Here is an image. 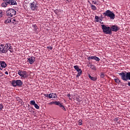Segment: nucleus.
I'll use <instances>...</instances> for the list:
<instances>
[{
  "label": "nucleus",
  "mask_w": 130,
  "mask_h": 130,
  "mask_svg": "<svg viewBox=\"0 0 130 130\" xmlns=\"http://www.w3.org/2000/svg\"><path fill=\"white\" fill-rule=\"evenodd\" d=\"M4 3L1 4L2 8H7L8 6H17V2L15 0H3Z\"/></svg>",
  "instance_id": "1"
},
{
  "label": "nucleus",
  "mask_w": 130,
  "mask_h": 130,
  "mask_svg": "<svg viewBox=\"0 0 130 130\" xmlns=\"http://www.w3.org/2000/svg\"><path fill=\"white\" fill-rule=\"evenodd\" d=\"M121 80L122 81H128L130 80V72H126V71H122L121 73H118Z\"/></svg>",
  "instance_id": "2"
},
{
  "label": "nucleus",
  "mask_w": 130,
  "mask_h": 130,
  "mask_svg": "<svg viewBox=\"0 0 130 130\" xmlns=\"http://www.w3.org/2000/svg\"><path fill=\"white\" fill-rule=\"evenodd\" d=\"M102 29L103 30L104 34H107L108 35H112V31L111 30V28L109 26H107L105 24L101 25Z\"/></svg>",
  "instance_id": "3"
},
{
  "label": "nucleus",
  "mask_w": 130,
  "mask_h": 130,
  "mask_svg": "<svg viewBox=\"0 0 130 130\" xmlns=\"http://www.w3.org/2000/svg\"><path fill=\"white\" fill-rule=\"evenodd\" d=\"M105 17H108L111 20H114L115 19V14L113 12L110 10H107L105 12L103 13Z\"/></svg>",
  "instance_id": "4"
},
{
  "label": "nucleus",
  "mask_w": 130,
  "mask_h": 130,
  "mask_svg": "<svg viewBox=\"0 0 130 130\" xmlns=\"http://www.w3.org/2000/svg\"><path fill=\"white\" fill-rule=\"evenodd\" d=\"M6 14L8 17H14V16H16L17 12L13 9H9L6 11Z\"/></svg>",
  "instance_id": "5"
},
{
  "label": "nucleus",
  "mask_w": 130,
  "mask_h": 130,
  "mask_svg": "<svg viewBox=\"0 0 130 130\" xmlns=\"http://www.w3.org/2000/svg\"><path fill=\"white\" fill-rule=\"evenodd\" d=\"M12 85L13 87H21L23 85V82L21 80H13Z\"/></svg>",
  "instance_id": "6"
},
{
  "label": "nucleus",
  "mask_w": 130,
  "mask_h": 130,
  "mask_svg": "<svg viewBox=\"0 0 130 130\" xmlns=\"http://www.w3.org/2000/svg\"><path fill=\"white\" fill-rule=\"evenodd\" d=\"M30 9L31 11H37V9H38L37 1H34L30 4Z\"/></svg>",
  "instance_id": "7"
},
{
  "label": "nucleus",
  "mask_w": 130,
  "mask_h": 130,
  "mask_svg": "<svg viewBox=\"0 0 130 130\" xmlns=\"http://www.w3.org/2000/svg\"><path fill=\"white\" fill-rule=\"evenodd\" d=\"M5 46L6 50V53L8 52V51H10L11 53L14 52V48H13L11 43L5 44Z\"/></svg>",
  "instance_id": "8"
},
{
  "label": "nucleus",
  "mask_w": 130,
  "mask_h": 130,
  "mask_svg": "<svg viewBox=\"0 0 130 130\" xmlns=\"http://www.w3.org/2000/svg\"><path fill=\"white\" fill-rule=\"evenodd\" d=\"M18 75L21 77V78H23L24 79L27 78V72L19 70L18 72Z\"/></svg>",
  "instance_id": "9"
},
{
  "label": "nucleus",
  "mask_w": 130,
  "mask_h": 130,
  "mask_svg": "<svg viewBox=\"0 0 130 130\" xmlns=\"http://www.w3.org/2000/svg\"><path fill=\"white\" fill-rule=\"evenodd\" d=\"M27 62L29 63V64H33L35 62V57L32 56L27 57Z\"/></svg>",
  "instance_id": "10"
},
{
  "label": "nucleus",
  "mask_w": 130,
  "mask_h": 130,
  "mask_svg": "<svg viewBox=\"0 0 130 130\" xmlns=\"http://www.w3.org/2000/svg\"><path fill=\"white\" fill-rule=\"evenodd\" d=\"M0 53H7L5 44L0 45Z\"/></svg>",
  "instance_id": "11"
},
{
  "label": "nucleus",
  "mask_w": 130,
  "mask_h": 130,
  "mask_svg": "<svg viewBox=\"0 0 130 130\" xmlns=\"http://www.w3.org/2000/svg\"><path fill=\"white\" fill-rule=\"evenodd\" d=\"M55 105H58L62 110L64 111H67V109L64 107L63 105H62V104L60 103V102H55Z\"/></svg>",
  "instance_id": "12"
},
{
  "label": "nucleus",
  "mask_w": 130,
  "mask_h": 130,
  "mask_svg": "<svg viewBox=\"0 0 130 130\" xmlns=\"http://www.w3.org/2000/svg\"><path fill=\"white\" fill-rule=\"evenodd\" d=\"M111 29L113 32H117L119 30V27L118 26L114 25L111 26Z\"/></svg>",
  "instance_id": "13"
},
{
  "label": "nucleus",
  "mask_w": 130,
  "mask_h": 130,
  "mask_svg": "<svg viewBox=\"0 0 130 130\" xmlns=\"http://www.w3.org/2000/svg\"><path fill=\"white\" fill-rule=\"evenodd\" d=\"M0 67L4 70V69L7 68V63L5 61H0Z\"/></svg>",
  "instance_id": "14"
},
{
  "label": "nucleus",
  "mask_w": 130,
  "mask_h": 130,
  "mask_svg": "<svg viewBox=\"0 0 130 130\" xmlns=\"http://www.w3.org/2000/svg\"><path fill=\"white\" fill-rule=\"evenodd\" d=\"M74 69L78 73H83L82 71V70L79 68V66L78 65L74 66Z\"/></svg>",
  "instance_id": "15"
},
{
  "label": "nucleus",
  "mask_w": 130,
  "mask_h": 130,
  "mask_svg": "<svg viewBox=\"0 0 130 130\" xmlns=\"http://www.w3.org/2000/svg\"><path fill=\"white\" fill-rule=\"evenodd\" d=\"M88 3L90 5L91 10H92L93 11H96L97 10V8L96 7V6H95V5H92V3H90L89 2H88Z\"/></svg>",
  "instance_id": "16"
},
{
  "label": "nucleus",
  "mask_w": 130,
  "mask_h": 130,
  "mask_svg": "<svg viewBox=\"0 0 130 130\" xmlns=\"http://www.w3.org/2000/svg\"><path fill=\"white\" fill-rule=\"evenodd\" d=\"M57 97V95L55 93H50V98L51 99V98H56Z\"/></svg>",
  "instance_id": "17"
},
{
  "label": "nucleus",
  "mask_w": 130,
  "mask_h": 130,
  "mask_svg": "<svg viewBox=\"0 0 130 130\" xmlns=\"http://www.w3.org/2000/svg\"><path fill=\"white\" fill-rule=\"evenodd\" d=\"M88 77L91 81H96L97 80V77H92L90 74L88 75Z\"/></svg>",
  "instance_id": "18"
},
{
  "label": "nucleus",
  "mask_w": 130,
  "mask_h": 130,
  "mask_svg": "<svg viewBox=\"0 0 130 130\" xmlns=\"http://www.w3.org/2000/svg\"><path fill=\"white\" fill-rule=\"evenodd\" d=\"M32 27L33 28L34 31H35V32H36L37 33H38V31H37V29H38L37 28V25H36V24H34L32 25Z\"/></svg>",
  "instance_id": "19"
},
{
  "label": "nucleus",
  "mask_w": 130,
  "mask_h": 130,
  "mask_svg": "<svg viewBox=\"0 0 130 130\" xmlns=\"http://www.w3.org/2000/svg\"><path fill=\"white\" fill-rule=\"evenodd\" d=\"M92 59H94L96 61H100V58L96 56H92Z\"/></svg>",
  "instance_id": "20"
},
{
  "label": "nucleus",
  "mask_w": 130,
  "mask_h": 130,
  "mask_svg": "<svg viewBox=\"0 0 130 130\" xmlns=\"http://www.w3.org/2000/svg\"><path fill=\"white\" fill-rule=\"evenodd\" d=\"M89 68H90L92 71H96V66H95V64H91Z\"/></svg>",
  "instance_id": "21"
},
{
  "label": "nucleus",
  "mask_w": 130,
  "mask_h": 130,
  "mask_svg": "<svg viewBox=\"0 0 130 130\" xmlns=\"http://www.w3.org/2000/svg\"><path fill=\"white\" fill-rule=\"evenodd\" d=\"M114 80L115 82L117 83V84H119V83L121 82L120 80H119V79L118 78H115V79H114Z\"/></svg>",
  "instance_id": "22"
},
{
  "label": "nucleus",
  "mask_w": 130,
  "mask_h": 130,
  "mask_svg": "<svg viewBox=\"0 0 130 130\" xmlns=\"http://www.w3.org/2000/svg\"><path fill=\"white\" fill-rule=\"evenodd\" d=\"M100 19L99 16H95V22H100Z\"/></svg>",
  "instance_id": "23"
},
{
  "label": "nucleus",
  "mask_w": 130,
  "mask_h": 130,
  "mask_svg": "<svg viewBox=\"0 0 130 130\" xmlns=\"http://www.w3.org/2000/svg\"><path fill=\"white\" fill-rule=\"evenodd\" d=\"M4 23H5V24H8V23H11V19L5 20Z\"/></svg>",
  "instance_id": "24"
},
{
  "label": "nucleus",
  "mask_w": 130,
  "mask_h": 130,
  "mask_svg": "<svg viewBox=\"0 0 130 130\" xmlns=\"http://www.w3.org/2000/svg\"><path fill=\"white\" fill-rule=\"evenodd\" d=\"M44 95L45 96V97H46L47 98H49V99H50V94H44Z\"/></svg>",
  "instance_id": "25"
},
{
  "label": "nucleus",
  "mask_w": 130,
  "mask_h": 130,
  "mask_svg": "<svg viewBox=\"0 0 130 130\" xmlns=\"http://www.w3.org/2000/svg\"><path fill=\"white\" fill-rule=\"evenodd\" d=\"M30 104V105L35 106L36 104V103L35 102V101H31Z\"/></svg>",
  "instance_id": "26"
},
{
  "label": "nucleus",
  "mask_w": 130,
  "mask_h": 130,
  "mask_svg": "<svg viewBox=\"0 0 130 130\" xmlns=\"http://www.w3.org/2000/svg\"><path fill=\"white\" fill-rule=\"evenodd\" d=\"M15 22H16V19H13V18L10 19V23H13V24H15Z\"/></svg>",
  "instance_id": "27"
},
{
  "label": "nucleus",
  "mask_w": 130,
  "mask_h": 130,
  "mask_svg": "<svg viewBox=\"0 0 130 130\" xmlns=\"http://www.w3.org/2000/svg\"><path fill=\"white\" fill-rule=\"evenodd\" d=\"M34 106H35L36 109H39V106H38V104H36Z\"/></svg>",
  "instance_id": "28"
},
{
  "label": "nucleus",
  "mask_w": 130,
  "mask_h": 130,
  "mask_svg": "<svg viewBox=\"0 0 130 130\" xmlns=\"http://www.w3.org/2000/svg\"><path fill=\"white\" fill-rule=\"evenodd\" d=\"M81 75H82V73L81 72L78 73L77 75H76V78H79L80 76H81Z\"/></svg>",
  "instance_id": "29"
},
{
  "label": "nucleus",
  "mask_w": 130,
  "mask_h": 130,
  "mask_svg": "<svg viewBox=\"0 0 130 130\" xmlns=\"http://www.w3.org/2000/svg\"><path fill=\"white\" fill-rule=\"evenodd\" d=\"M105 77V75L104 74V73H101V78H104Z\"/></svg>",
  "instance_id": "30"
},
{
  "label": "nucleus",
  "mask_w": 130,
  "mask_h": 130,
  "mask_svg": "<svg viewBox=\"0 0 130 130\" xmlns=\"http://www.w3.org/2000/svg\"><path fill=\"white\" fill-rule=\"evenodd\" d=\"M4 14H3V11L0 10V18H2Z\"/></svg>",
  "instance_id": "31"
},
{
  "label": "nucleus",
  "mask_w": 130,
  "mask_h": 130,
  "mask_svg": "<svg viewBox=\"0 0 130 130\" xmlns=\"http://www.w3.org/2000/svg\"><path fill=\"white\" fill-rule=\"evenodd\" d=\"M78 124H79V125H82V124H83V123L82 122V120H79Z\"/></svg>",
  "instance_id": "32"
},
{
  "label": "nucleus",
  "mask_w": 130,
  "mask_h": 130,
  "mask_svg": "<svg viewBox=\"0 0 130 130\" xmlns=\"http://www.w3.org/2000/svg\"><path fill=\"white\" fill-rule=\"evenodd\" d=\"M92 58H93V56H88L87 57L88 60H91V59H92Z\"/></svg>",
  "instance_id": "33"
},
{
  "label": "nucleus",
  "mask_w": 130,
  "mask_h": 130,
  "mask_svg": "<svg viewBox=\"0 0 130 130\" xmlns=\"http://www.w3.org/2000/svg\"><path fill=\"white\" fill-rule=\"evenodd\" d=\"M17 101H18L19 102L22 103V100H21V99H20V98H17Z\"/></svg>",
  "instance_id": "34"
},
{
  "label": "nucleus",
  "mask_w": 130,
  "mask_h": 130,
  "mask_svg": "<svg viewBox=\"0 0 130 130\" xmlns=\"http://www.w3.org/2000/svg\"><path fill=\"white\" fill-rule=\"evenodd\" d=\"M55 102H59L55 101V102H50V103H49V104L50 105H51L52 104H55Z\"/></svg>",
  "instance_id": "35"
},
{
  "label": "nucleus",
  "mask_w": 130,
  "mask_h": 130,
  "mask_svg": "<svg viewBox=\"0 0 130 130\" xmlns=\"http://www.w3.org/2000/svg\"><path fill=\"white\" fill-rule=\"evenodd\" d=\"M47 48L48 49H50V50H52V47H51V46H48V47H47Z\"/></svg>",
  "instance_id": "36"
},
{
  "label": "nucleus",
  "mask_w": 130,
  "mask_h": 130,
  "mask_svg": "<svg viewBox=\"0 0 130 130\" xmlns=\"http://www.w3.org/2000/svg\"><path fill=\"white\" fill-rule=\"evenodd\" d=\"M92 4L93 5H97V2L96 1H92Z\"/></svg>",
  "instance_id": "37"
},
{
  "label": "nucleus",
  "mask_w": 130,
  "mask_h": 130,
  "mask_svg": "<svg viewBox=\"0 0 130 130\" xmlns=\"http://www.w3.org/2000/svg\"><path fill=\"white\" fill-rule=\"evenodd\" d=\"M3 109V105L0 104V110H2Z\"/></svg>",
  "instance_id": "38"
},
{
  "label": "nucleus",
  "mask_w": 130,
  "mask_h": 130,
  "mask_svg": "<svg viewBox=\"0 0 130 130\" xmlns=\"http://www.w3.org/2000/svg\"><path fill=\"white\" fill-rule=\"evenodd\" d=\"M67 97H69V98H70V97H71V94L68 93V94H67Z\"/></svg>",
  "instance_id": "39"
},
{
  "label": "nucleus",
  "mask_w": 130,
  "mask_h": 130,
  "mask_svg": "<svg viewBox=\"0 0 130 130\" xmlns=\"http://www.w3.org/2000/svg\"><path fill=\"white\" fill-rule=\"evenodd\" d=\"M127 85L128 86H130V81L127 82Z\"/></svg>",
  "instance_id": "40"
},
{
  "label": "nucleus",
  "mask_w": 130,
  "mask_h": 130,
  "mask_svg": "<svg viewBox=\"0 0 130 130\" xmlns=\"http://www.w3.org/2000/svg\"><path fill=\"white\" fill-rule=\"evenodd\" d=\"M5 75H9V72L8 71L5 72Z\"/></svg>",
  "instance_id": "41"
},
{
  "label": "nucleus",
  "mask_w": 130,
  "mask_h": 130,
  "mask_svg": "<svg viewBox=\"0 0 130 130\" xmlns=\"http://www.w3.org/2000/svg\"><path fill=\"white\" fill-rule=\"evenodd\" d=\"M99 20H100V22H102V19L100 18Z\"/></svg>",
  "instance_id": "42"
},
{
  "label": "nucleus",
  "mask_w": 130,
  "mask_h": 130,
  "mask_svg": "<svg viewBox=\"0 0 130 130\" xmlns=\"http://www.w3.org/2000/svg\"><path fill=\"white\" fill-rule=\"evenodd\" d=\"M100 24H103V22H101V21H100Z\"/></svg>",
  "instance_id": "43"
},
{
  "label": "nucleus",
  "mask_w": 130,
  "mask_h": 130,
  "mask_svg": "<svg viewBox=\"0 0 130 130\" xmlns=\"http://www.w3.org/2000/svg\"><path fill=\"white\" fill-rule=\"evenodd\" d=\"M118 123H120V122H118Z\"/></svg>",
  "instance_id": "44"
},
{
  "label": "nucleus",
  "mask_w": 130,
  "mask_h": 130,
  "mask_svg": "<svg viewBox=\"0 0 130 130\" xmlns=\"http://www.w3.org/2000/svg\"><path fill=\"white\" fill-rule=\"evenodd\" d=\"M117 120H118V119H116V121H117Z\"/></svg>",
  "instance_id": "45"
},
{
  "label": "nucleus",
  "mask_w": 130,
  "mask_h": 130,
  "mask_svg": "<svg viewBox=\"0 0 130 130\" xmlns=\"http://www.w3.org/2000/svg\"><path fill=\"white\" fill-rule=\"evenodd\" d=\"M23 130H25V129H23Z\"/></svg>",
  "instance_id": "46"
}]
</instances>
